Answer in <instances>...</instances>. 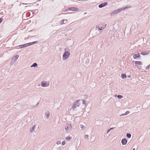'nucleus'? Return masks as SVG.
<instances>
[{
    "label": "nucleus",
    "instance_id": "f257e3e1",
    "mask_svg": "<svg viewBox=\"0 0 150 150\" xmlns=\"http://www.w3.org/2000/svg\"><path fill=\"white\" fill-rule=\"evenodd\" d=\"M37 42V41H34L32 42H30L29 43H28L26 44H24V45H20V46L21 47V48H23L24 47H26L28 45H33L35 43H36Z\"/></svg>",
    "mask_w": 150,
    "mask_h": 150
},
{
    "label": "nucleus",
    "instance_id": "f03ea898",
    "mask_svg": "<svg viewBox=\"0 0 150 150\" xmlns=\"http://www.w3.org/2000/svg\"><path fill=\"white\" fill-rule=\"evenodd\" d=\"M70 53L68 52H65L64 54L63 55V59L64 60H66L69 57Z\"/></svg>",
    "mask_w": 150,
    "mask_h": 150
},
{
    "label": "nucleus",
    "instance_id": "7ed1b4c3",
    "mask_svg": "<svg viewBox=\"0 0 150 150\" xmlns=\"http://www.w3.org/2000/svg\"><path fill=\"white\" fill-rule=\"evenodd\" d=\"M49 82L48 83L46 82H42L41 83V86L42 87H46L49 85Z\"/></svg>",
    "mask_w": 150,
    "mask_h": 150
},
{
    "label": "nucleus",
    "instance_id": "20e7f679",
    "mask_svg": "<svg viewBox=\"0 0 150 150\" xmlns=\"http://www.w3.org/2000/svg\"><path fill=\"white\" fill-rule=\"evenodd\" d=\"M69 10H71L73 11H77L78 9L77 8L75 7H71L69 9Z\"/></svg>",
    "mask_w": 150,
    "mask_h": 150
},
{
    "label": "nucleus",
    "instance_id": "39448f33",
    "mask_svg": "<svg viewBox=\"0 0 150 150\" xmlns=\"http://www.w3.org/2000/svg\"><path fill=\"white\" fill-rule=\"evenodd\" d=\"M107 3L105 2L104 3H102V4H100L99 6V7L100 8H102V7H103L105 6H106V5H107Z\"/></svg>",
    "mask_w": 150,
    "mask_h": 150
},
{
    "label": "nucleus",
    "instance_id": "423d86ee",
    "mask_svg": "<svg viewBox=\"0 0 150 150\" xmlns=\"http://www.w3.org/2000/svg\"><path fill=\"white\" fill-rule=\"evenodd\" d=\"M71 125H69L65 127V129L66 130H70L71 129Z\"/></svg>",
    "mask_w": 150,
    "mask_h": 150
},
{
    "label": "nucleus",
    "instance_id": "0eeeda50",
    "mask_svg": "<svg viewBox=\"0 0 150 150\" xmlns=\"http://www.w3.org/2000/svg\"><path fill=\"white\" fill-rule=\"evenodd\" d=\"M121 142L123 144L125 145L127 143V140L125 139H123L122 140Z\"/></svg>",
    "mask_w": 150,
    "mask_h": 150
},
{
    "label": "nucleus",
    "instance_id": "6e6552de",
    "mask_svg": "<svg viewBox=\"0 0 150 150\" xmlns=\"http://www.w3.org/2000/svg\"><path fill=\"white\" fill-rule=\"evenodd\" d=\"M140 57V55L138 54H135L134 55L133 58L134 59H136L137 58H139Z\"/></svg>",
    "mask_w": 150,
    "mask_h": 150
},
{
    "label": "nucleus",
    "instance_id": "1a4fd4ad",
    "mask_svg": "<svg viewBox=\"0 0 150 150\" xmlns=\"http://www.w3.org/2000/svg\"><path fill=\"white\" fill-rule=\"evenodd\" d=\"M135 64L137 65H142V63L140 61H136L135 62Z\"/></svg>",
    "mask_w": 150,
    "mask_h": 150
},
{
    "label": "nucleus",
    "instance_id": "9d476101",
    "mask_svg": "<svg viewBox=\"0 0 150 150\" xmlns=\"http://www.w3.org/2000/svg\"><path fill=\"white\" fill-rule=\"evenodd\" d=\"M71 139V136H69L66 137V139L67 140H69Z\"/></svg>",
    "mask_w": 150,
    "mask_h": 150
},
{
    "label": "nucleus",
    "instance_id": "9b49d317",
    "mask_svg": "<svg viewBox=\"0 0 150 150\" xmlns=\"http://www.w3.org/2000/svg\"><path fill=\"white\" fill-rule=\"evenodd\" d=\"M37 63H34L31 66V67H35L37 66Z\"/></svg>",
    "mask_w": 150,
    "mask_h": 150
},
{
    "label": "nucleus",
    "instance_id": "f8f14e48",
    "mask_svg": "<svg viewBox=\"0 0 150 150\" xmlns=\"http://www.w3.org/2000/svg\"><path fill=\"white\" fill-rule=\"evenodd\" d=\"M18 55H17L16 56H15L13 58V59H14L16 61V59L18 58Z\"/></svg>",
    "mask_w": 150,
    "mask_h": 150
},
{
    "label": "nucleus",
    "instance_id": "ddd939ff",
    "mask_svg": "<svg viewBox=\"0 0 150 150\" xmlns=\"http://www.w3.org/2000/svg\"><path fill=\"white\" fill-rule=\"evenodd\" d=\"M141 54L143 55H144L147 54H148V53L146 52H142L141 53Z\"/></svg>",
    "mask_w": 150,
    "mask_h": 150
},
{
    "label": "nucleus",
    "instance_id": "4468645a",
    "mask_svg": "<svg viewBox=\"0 0 150 150\" xmlns=\"http://www.w3.org/2000/svg\"><path fill=\"white\" fill-rule=\"evenodd\" d=\"M122 10V9H118L117 11H114V12H115L116 13H118L121 11Z\"/></svg>",
    "mask_w": 150,
    "mask_h": 150
},
{
    "label": "nucleus",
    "instance_id": "2eb2a0df",
    "mask_svg": "<svg viewBox=\"0 0 150 150\" xmlns=\"http://www.w3.org/2000/svg\"><path fill=\"white\" fill-rule=\"evenodd\" d=\"M122 77L123 78H126V76L125 74H122Z\"/></svg>",
    "mask_w": 150,
    "mask_h": 150
},
{
    "label": "nucleus",
    "instance_id": "dca6fc26",
    "mask_svg": "<svg viewBox=\"0 0 150 150\" xmlns=\"http://www.w3.org/2000/svg\"><path fill=\"white\" fill-rule=\"evenodd\" d=\"M129 113V111H126L125 114H122L121 115H127Z\"/></svg>",
    "mask_w": 150,
    "mask_h": 150
},
{
    "label": "nucleus",
    "instance_id": "f3484780",
    "mask_svg": "<svg viewBox=\"0 0 150 150\" xmlns=\"http://www.w3.org/2000/svg\"><path fill=\"white\" fill-rule=\"evenodd\" d=\"M127 136L128 138H129L131 137V135L130 134L127 133Z\"/></svg>",
    "mask_w": 150,
    "mask_h": 150
},
{
    "label": "nucleus",
    "instance_id": "a211bd4d",
    "mask_svg": "<svg viewBox=\"0 0 150 150\" xmlns=\"http://www.w3.org/2000/svg\"><path fill=\"white\" fill-rule=\"evenodd\" d=\"M117 97L119 98H121L122 97V96L121 95H119L117 96Z\"/></svg>",
    "mask_w": 150,
    "mask_h": 150
},
{
    "label": "nucleus",
    "instance_id": "6ab92c4d",
    "mask_svg": "<svg viewBox=\"0 0 150 150\" xmlns=\"http://www.w3.org/2000/svg\"><path fill=\"white\" fill-rule=\"evenodd\" d=\"M105 26H106V25H105V26L104 27H101V28H99L98 30H103V29H104V28L105 27Z\"/></svg>",
    "mask_w": 150,
    "mask_h": 150
},
{
    "label": "nucleus",
    "instance_id": "aec40b11",
    "mask_svg": "<svg viewBox=\"0 0 150 150\" xmlns=\"http://www.w3.org/2000/svg\"><path fill=\"white\" fill-rule=\"evenodd\" d=\"M50 113L49 112H48L46 114L47 117L48 118V117L49 116Z\"/></svg>",
    "mask_w": 150,
    "mask_h": 150
},
{
    "label": "nucleus",
    "instance_id": "412c9836",
    "mask_svg": "<svg viewBox=\"0 0 150 150\" xmlns=\"http://www.w3.org/2000/svg\"><path fill=\"white\" fill-rule=\"evenodd\" d=\"M65 142L64 141L62 142V145H64L65 144Z\"/></svg>",
    "mask_w": 150,
    "mask_h": 150
},
{
    "label": "nucleus",
    "instance_id": "4be33fe9",
    "mask_svg": "<svg viewBox=\"0 0 150 150\" xmlns=\"http://www.w3.org/2000/svg\"><path fill=\"white\" fill-rule=\"evenodd\" d=\"M84 137L86 138H87L88 137V136L87 135H85Z\"/></svg>",
    "mask_w": 150,
    "mask_h": 150
},
{
    "label": "nucleus",
    "instance_id": "5701e85b",
    "mask_svg": "<svg viewBox=\"0 0 150 150\" xmlns=\"http://www.w3.org/2000/svg\"><path fill=\"white\" fill-rule=\"evenodd\" d=\"M77 104H78V103L77 102H75L74 104V105H77Z\"/></svg>",
    "mask_w": 150,
    "mask_h": 150
},
{
    "label": "nucleus",
    "instance_id": "b1692460",
    "mask_svg": "<svg viewBox=\"0 0 150 150\" xmlns=\"http://www.w3.org/2000/svg\"><path fill=\"white\" fill-rule=\"evenodd\" d=\"M81 129H83V127H84V126L82 125H81Z\"/></svg>",
    "mask_w": 150,
    "mask_h": 150
},
{
    "label": "nucleus",
    "instance_id": "393cba45",
    "mask_svg": "<svg viewBox=\"0 0 150 150\" xmlns=\"http://www.w3.org/2000/svg\"><path fill=\"white\" fill-rule=\"evenodd\" d=\"M60 144V142H57V144Z\"/></svg>",
    "mask_w": 150,
    "mask_h": 150
},
{
    "label": "nucleus",
    "instance_id": "a878e982",
    "mask_svg": "<svg viewBox=\"0 0 150 150\" xmlns=\"http://www.w3.org/2000/svg\"><path fill=\"white\" fill-rule=\"evenodd\" d=\"M110 131V130H108V132H109Z\"/></svg>",
    "mask_w": 150,
    "mask_h": 150
},
{
    "label": "nucleus",
    "instance_id": "bb28decb",
    "mask_svg": "<svg viewBox=\"0 0 150 150\" xmlns=\"http://www.w3.org/2000/svg\"><path fill=\"white\" fill-rule=\"evenodd\" d=\"M133 150H135V149L134 148L133 149Z\"/></svg>",
    "mask_w": 150,
    "mask_h": 150
},
{
    "label": "nucleus",
    "instance_id": "cd10ccee",
    "mask_svg": "<svg viewBox=\"0 0 150 150\" xmlns=\"http://www.w3.org/2000/svg\"><path fill=\"white\" fill-rule=\"evenodd\" d=\"M112 129V128H111L110 129Z\"/></svg>",
    "mask_w": 150,
    "mask_h": 150
}]
</instances>
